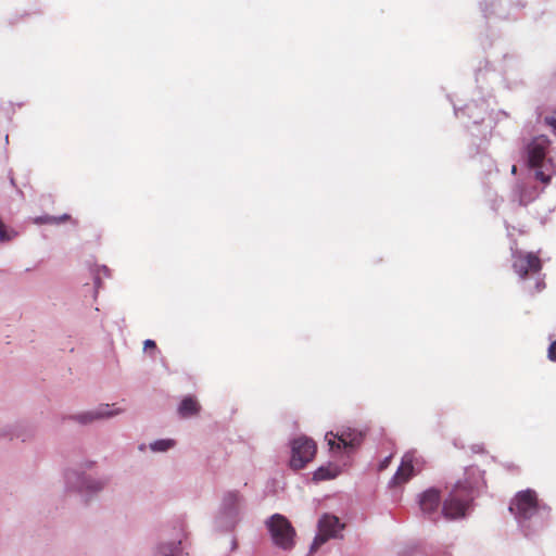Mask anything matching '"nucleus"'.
<instances>
[{
  "label": "nucleus",
  "instance_id": "aec40b11",
  "mask_svg": "<svg viewBox=\"0 0 556 556\" xmlns=\"http://www.w3.org/2000/svg\"><path fill=\"white\" fill-rule=\"evenodd\" d=\"M535 169L534 177L536 180L541 181L543 185H548L551 182V178L553 173L544 170V167H533Z\"/></svg>",
  "mask_w": 556,
  "mask_h": 556
},
{
  "label": "nucleus",
  "instance_id": "1a4fd4ad",
  "mask_svg": "<svg viewBox=\"0 0 556 556\" xmlns=\"http://www.w3.org/2000/svg\"><path fill=\"white\" fill-rule=\"evenodd\" d=\"M415 464H418L415 453H406L402 457L401 465L393 476L391 484L396 486L406 483L415 475Z\"/></svg>",
  "mask_w": 556,
  "mask_h": 556
},
{
  "label": "nucleus",
  "instance_id": "4be33fe9",
  "mask_svg": "<svg viewBox=\"0 0 556 556\" xmlns=\"http://www.w3.org/2000/svg\"><path fill=\"white\" fill-rule=\"evenodd\" d=\"M548 358L552 362H556V340L552 342L548 348Z\"/></svg>",
  "mask_w": 556,
  "mask_h": 556
},
{
  "label": "nucleus",
  "instance_id": "a211bd4d",
  "mask_svg": "<svg viewBox=\"0 0 556 556\" xmlns=\"http://www.w3.org/2000/svg\"><path fill=\"white\" fill-rule=\"evenodd\" d=\"M70 218H71V216L67 214H64L60 217L46 215V216L36 217L34 219V222H35V224H38V225L61 224V223H65V222L70 220Z\"/></svg>",
  "mask_w": 556,
  "mask_h": 556
},
{
  "label": "nucleus",
  "instance_id": "6e6552de",
  "mask_svg": "<svg viewBox=\"0 0 556 556\" xmlns=\"http://www.w3.org/2000/svg\"><path fill=\"white\" fill-rule=\"evenodd\" d=\"M363 439V432L352 428L343 429L336 434L333 432H328L326 434V440L330 450H340L341 447H356L361 445Z\"/></svg>",
  "mask_w": 556,
  "mask_h": 556
},
{
  "label": "nucleus",
  "instance_id": "a878e982",
  "mask_svg": "<svg viewBox=\"0 0 556 556\" xmlns=\"http://www.w3.org/2000/svg\"><path fill=\"white\" fill-rule=\"evenodd\" d=\"M237 548V541L233 539L231 542V551H235Z\"/></svg>",
  "mask_w": 556,
  "mask_h": 556
},
{
  "label": "nucleus",
  "instance_id": "b1692460",
  "mask_svg": "<svg viewBox=\"0 0 556 556\" xmlns=\"http://www.w3.org/2000/svg\"><path fill=\"white\" fill-rule=\"evenodd\" d=\"M544 288H545V282H544V280H543V279H539V280L535 282L534 290H533L532 292H533V293L541 292Z\"/></svg>",
  "mask_w": 556,
  "mask_h": 556
},
{
  "label": "nucleus",
  "instance_id": "f8f14e48",
  "mask_svg": "<svg viewBox=\"0 0 556 556\" xmlns=\"http://www.w3.org/2000/svg\"><path fill=\"white\" fill-rule=\"evenodd\" d=\"M540 194V191L535 186L528 184H518L514 191V197L518 201L519 205L526 206L533 202Z\"/></svg>",
  "mask_w": 556,
  "mask_h": 556
},
{
  "label": "nucleus",
  "instance_id": "9b49d317",
  "mask_svg": "<svg viewBox=\"0 0 556 556\" xmlns=\"http://www.w3.org/2000/svg\"><path fill=\"white\" fill-rule=\"evenodd\" d=\"M465 488L473 495V491L484 484V475L477 466H469L465 471V479L460 481Z\"/></svg>",
  "mask_w": 556,
  "mask_h": 556
},
{
  "label": "nucleus",
  "instance_id": "2eb2a0df",
  "mask_svg": "<svg viewBox=\"0 0 556 556\" xmlns=\"http://www.w3.org/2000/svg\"><path fill=\"white\" fill-rule=\"evenodd\" d=\"M240 502V494L238 492H228L224 500L223 506L227 514H231L232 510L237 508Z\"/></svg>",
  "mask_w": 556,
  "mask_h": 556
},
{
  "label": "nucleus",
  "instance_id": "393cba45",
  "mask_svg": "<svg viewBox=\"0 0 556 556\" xmlns=\"http://www.w3.org/2000/svg\"><path fill=\"white\" fill-rule=\"evenodd\" d=\"M143 346H144V350H148V349H155L156 348V344L153 340H146L144 343H143Z\"/></svg>",
  "mask_w": 556,
  "mask_h": 556
},
{
  "label": "nucleus",
  "instance_id": "f3484780",
  "mask_svg": "<svg viewBox=\"0 0 556 556\" xmlns=\"http://www.w3.org/2000/svg\"><path fill=\"white\" fill-rule=\"evenodd\" d=\"M180 543H181V538L178 539L177 543L172 542L166 545H161L157 549L156 556H177V552H178Z\"/></svg>",
  "mask_w": 556,
  "mask_h": 556
},
{
  "label": "nucleus",
  "instance_id": "5701e85b",
  "mask_svg": "<svg viewBox=\"0 0 556 556\" xmlns=\"http://www.w3.org/2000/svg\"><path fill=\"white\" fill-rule=\"evenodd\" d=\"M391 458H392V455L386 457L380 464H379V471H382L384 469L388 468V466L390 465V462H391Z\"/></svg>",
  "mask_w": 556,
  "mask_h": 556
},
{
  "label": "nucleus",
  "instance_id": "f03ea898",
  "mask_svg": "<svg viewBox=\"0 0 556 556\" xmlns=\"http://www.w3.org/2000/svg\"><path fill=\"white\" fill-rule=\"evenodd\" d=\"M473 501V495L462 482H457L444 500L442 513L445 518L457 519L466 515Z\"/></svg>",
  "mask_w": 556,
  "mask_h": 556
},
{
  "label": "nucleus",
  "instance_id": "7ed1b4c3",
  "mask_svg": "<svg viewBox=\"0 0 556 556\" xmlns=\"http://www.w3.org/2000/svg\"><path fill=\"white\" fill-rule=\"evenodd\" d=\"M291 447L290 466L295 470L304 468L314 458L317 451L316 443L306 437L294 439Z\"/></svg>",
  "mask_w": 556,
  "mask_h": 556
},
{
  "label": "nucleus",
  "instance_id": "9d476101",
  "mask_svg": "<svg viewBox=\"0 0 556 556\" xmlns=\"http://www.w3.org/2000/svg\"><path fill=\"white\" fill-rule=\"evenodd\" d=\"M440 501V492L437 489H428L419 497V507L424 514L430 515L437 511Z\"/></svg>",
  "mask_w": 556,
  "mask_h": 556
},
{
  "label": "nucleus",
  "instance_id": "4468645a",
  "mask_svg": "<svg viewBox=\"0 0 556 556\" xmlns=\"http://www.w3.org/2000/svg\"><path fill=\"white\" fill-rule=\"evenodd\" d=\"M109 408V405H104L102 407H100L99 409L94 410V412H89V413H86L84 415H80L78 417L79 421L80 422H90L94 419H99V418H102V417H109V416H112L113 413L112 412H109L108 410Z\"/></svg>",
  "mask_w": 556,
  "mask_h": 556
},
{
  "label": "nucleus",
  "instance_id": "412c9836",
  "mask_svg": "<svg viewBox=\"0 0 556 556\" xmlns=\"http://www.w3.org/2000/svg\"><path fill=\"white\" fill-rule=\"evenodd\" d=\"M544 122L546 125L553 128V130L556 132V113H554L551 116H546L544 118Z\"/></svg>",
  "mask_w": 556,
  "mask_h": 556
},
{
  "label": "nucleus",
  "instance_id": "bb28decb",
  "mask_svg": "<svg viewBox=\"0 0 556 556\" xmlns=\"http://www.w3.org/2000/svg\"><path fill=\"white\" fill-rule=\"evenodd\" d=\"M516 172H517V166H516V165H514V166L511 167V173H513V174H516Z\"/></svg>",
  "mask_w": 556,
  "mask_h": 556
},
{
  "label": "nucleus",
  "instance_id": "cd10ccee",
  "mask_svg": "<svg viewBox=\"0 0 556 556\" xmlns=\"http://www.w3.org/2000/svg\"><path fill=\"white\" fill-rule=\"evenodd\" d=\"M101 488H102V486H101V484H100V483H97L96 489H97V490H100Z\"/></svg>",
  "mask_w": 556,
  "mask_h": 556
},
{
  "label": "nucleus",
  "instance_id": "20e7f679",
  "mask_svg": "<svg viewBox=\"0 0 556 556\" xmlns=\"http://www.w3.org/2000/svg\"><path fill=\"white\" fill-rule=\"evenodd\" d=\"M539 508L536 493L532 490L521 491L516 494L509 506V510L522 520L530 519Z\"/></svg>",
  "mask_w": 556,
  "mask_h": 556
},
{
  "label": "nucleus",
  "instance_id": "6ab92c4d",
  "mask_svg": "<svg viewBox=\"0 0 556 556\" xmlns=\"http://www.w3.org/2000/svg\"><path fill=\"white\" fill-rule=\"evenodd\" d=\"M175 445L174 440H157L151 444V450L155 452H165Z\"/></svg>",
  "mask_w": 556,
  "mask_h": 556
},
{
  "label": "nucleus",
  "instance_id": "423d86ee",
  "mask_svg": "<svg viewBox=\"0 0 556 556\" xmlns=\"http://www.w3.org/2000/svg\"><path fill=\"white\" fill-rule=\"evenodd\" d=\"M342 525L338 517L332 515H324L318 521V533L314 539L311 551H316L326 543L329 539L337 538V534L342 530Z\"/></svg>",
  "mask_w": 556,
  "mask_h": 556
},
{
  "label": "nucleus",
  "instance_id": "0eeeda50",
  "mask_svg": "<svg viewBox=\"0 0 556 556\" xmlns=\"http://www.w3.org/2000/svg\"><path fill=\"white\" fill-rule=\"evenodd\" d=\"M551 141L547 136L534 137L527 146V159L529 167H545L549 160H546Z\"/></svg>",
  "mask_w": 556,
  "mask_h": 556
},
{
  "label": "nucleus",
  "instance_id": "f257e3e1",
  "mask_svg": "<svg viewBox=\"0 0 556 556\" xmlns=\"http://www.w3.org/2000/svg\"><path fill=\"white\" fill-rule=\"evenodd\" d=\"M265 526L276 547L282 551H291L294 547L296 532L287 517L274 514L265 521Z\"/></svg>",
  "mask_w": 556,
  "mask_h": 556
},
{
  "label": "nucleus",
  "instance_id": "dca6fc26",
  "mask_svg": "<svg viewBox=\"0 0 556 556\" xmlns=\"http://www.w3.org/2000/svg\"><path fill=\"white\" fill-rule=\"evenodd\" d=\"M338 475V470L337 468H332V467H319L315 472H314V476H313V479L315 481H323V480H328V479H332V478H336Z\"/></svg>",
  "mask_w": 556,
  "mask_h": 556
},
{
  "label": "nucleus",
  "instance_id": "39448f33",
  "mask_svg": "<svg viewBox=\"0 0 556 556\" xmlns=\"http://www.w3.org/2000/svg\"><path fill=\"white\" fill-rule=\"evenodd\" d=\"M513 269L520 279H526L542 270V261L533 252L517 251L513 254Z\"/></svg>",
  "mask_w": 556,
  "mask_h": 556
},
{
  "label": "nucleus",
  "instance_id": "ddd939ff",
  "mask_svg": "<svg viewBox=\"0 0 556 556\" xmlns=\"http://www.w3.org/2000/svg\"><path fill=\"white\" fill-rule=\"evenodd\" d=\"M201 405L194 396H186L178 406V414L181 418H189L200 413Z\"/></svg>",
  "mask_w": 556,
  "mask_h": 556
}]
</instances>
